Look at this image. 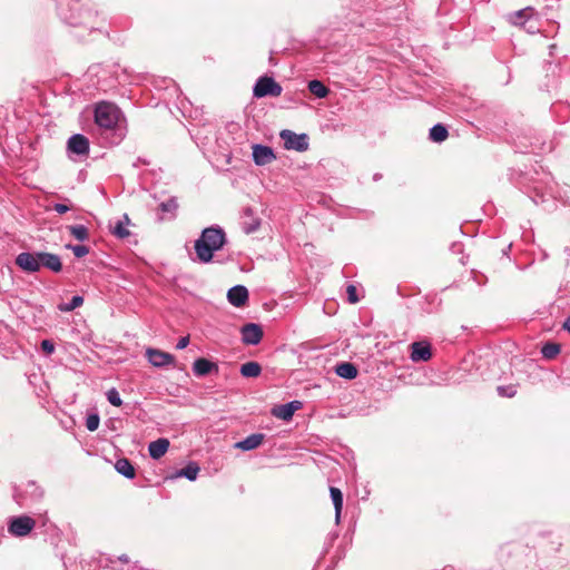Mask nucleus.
<instances>
[{
  "label": "nucleus",
  "mask_w": 570,
  "mask_h": 570,
  "mask_svg": "<svg viewBox=\"0 0 570 570\" xmlns=\"http://www.w3.org/2000/svg\"><path fill=\"white\" fill-rule=\"evenodd\" d=\"M225 233L219 227H208L195 242V252L198 259L208 263L213 259L214 252L219 250L225 244Z\"/></svg>",
  "instance_id": "1"
},
{
  "label": "nucleus",
  "mask_w": 570,
  "mask_h": 570,
  "mask_svg": "<svg viewBox=\"0 0 570 570\" xmlns=\"http://www.w3.org/2000/svg\"><path fill=\"white\" fill-rule=\"evenodd\" d=\"M120 109L112 102L101 101L95 108V122L105 129H114L119 120Z\"/></svg>",
  "instance_id": "2"
},
{
  "label": "nucleus",
  "mask_w": 570,
  "mask_h": 570,
  "mask_svg": "<svg viewBox=\"0 0 570 570\" xmlns=\"http://www.w3.org/2000/svg\"><path fill=\"white\" fill-rule=\"evenodd\" d=\"M282 87L279 83H277L272 77H261L253 90V94L257 98L272 96V97H278L282 95Z\"/></svg>",
  "instance_id": "3"
},
{
  "label": "nucleus",
  "mask_w": 570,
  "mask_h": 570,
  "mask_svg": "<svg viewBox=\"0 0 570 570\" xmlns=\"http://www.w3.org/2000/svg\"><path fill=\"white\" fill-rule=\"evenodd\" d=\"M279 136L284 140V147L286 149L305 151L308 148L307 135L305 134L297 135L292 130L284 129L281 131Z\"/></svg>",
  "instance_id": "4"
},
{
  "label": "nucleus",
  "mask_w": 570,
  "mask_h": 570,
  "mask_svg": "<svg viewBox=\"0 0 570 570\" xmlns=\"http://www.w3.org/2000/svg\"><path fill=\"white\" fill-rule=\"evenodd\" d=\"M16 265L28 273H36L40 269V252L39 253H20L16 257Z\"/></svg>",
  "instance_id": "5"
},
{
  "label": "nucleus",
  "mask_w": 570,
  "mask_h": 570,
  "mask_svg": "<svg viewBox=\"0 0 570 570\" xmlns=\"http://www.w3.org/2000/svg\"><path fill=\"white\" fill-rule=\"evenodd\" d=\"M36 525V521L27 515L14 518L9 524V532L16 537L29 534Z\"/></svg>",
  "instance_id": "6"
},
{
  "label": "nucleus",
  "mask_w": 570,
  "mask_h": 570,
  "mask_svg": "<svg viewBox=\"0 0 570 570\" xmlns=\"http://www.w3.org/2000/svg\"><path fill=\"white\" fill-rule=\"evenodd\" d=\"M242 341L246 345H256L263 338V328L261 325L255 323L245 324L242 330Z\"/></svg>",
  "instance_id": "7"
},
{
  "label": "nucleus",
  "mask_w": 570,
  "mask_h": 570,
  "mask_svg": "<svg viewBox=\"0 0 570 570\" xmlns=\"http://www.w3.org/2000/svg\"><path fill=\"white\" fill-rule=\"evenodd\" d=\"M432 357L430 343L425 341L411 344V360L413 362H426Z\"/></svg>",
  "instance_id": "8"
},
{
  "label": "nucleus",
  "mask_w": 570,
  "mask_h": 570,
  "mask_svg": "<svg viewBox=\"0 0 570 570\" xmlns=\"http://www.w3.org/2000/svg\"><path fill=\"white\" fill-rule=\"evenodd\" d=\"M146 356L148 361L156 367H161L175 363V357L171 354L156 348H147Z\"/></svg>",
  "instance_id": "9"
},
{
  "label": "nucleus",
  "mask_w": 570,
  "mask_h": 570,
  "mask_svg": "<svg viewBox=\"0 0 570 570\" xmlns=\"http://www.w3.org/2000/svg\"><path fill=\"white\" fill-rule=\"evenodd\" d=\"M276 156L271 147L263 145L253 146V159L256 165L264 166L275 160Z\"/></svg>",
  "instance_id": "10"
},
{
  "label": "nucleus",
  "mask_w": 570,
  "mask_h": 570,
  "mask_svg": "<svg viewBox=\"0 0 570 570\" xmlns=\"http://www.w3.org/2000/svg\"><path fill=\"white\" fill-rule=\"evenodd\" d=\"M227 298L236 307L244 306L248 301V291L242 285L234 286L228 291Z\"/></svg>",
  "instance_id": "11"
},
{
  "label": "nucleus",
  "mask_w": 570,
  "mask_h": 570,
  "mask_svg": "<svg viewBox=\"0 0 570 570\" xmlns=\"http://www.w3.org/2000/svg\"><path fill=\"white\" fill-rule=\"evenodd\" d=\"M68 149L77 155H86L89 151V140L83 135L76 134L69 138Z\"/></svg>",
  "instance_id": "12"
},
{
  "label": "nucleus",
  "mask_w": 570,
  "mask_h": 570,
  "mask_svg": "<svg viewBox=\"0 0 570 570\" xmlns=\"http://www.w3.org/2000/svg\"><path fill=\"white\" fill-rule=\"evenodd\" d=\"M302 403L299 401H293L287 404L278 405L272 410V414L284 421L292 419L295 411L301 409Z\"/></svg>",
  "instance_id": "13"
},
{
  "label": "nucleus",
  "mask_w": 570,
  "mask_h": 570,
  "mask_svg": "<svg viewBox=\"0 0 570 570\" xmlns=\"http://www.w3.org/2000/svg\"><path fill=\"white\" fill-rule=\"evenodd\" d=\"M40 266H45L55 273H59L62 269L60 257L46 252H40Z\"/></svg>",
  "instance_id": "14"
},
{
  "label": "nucleus",
  "mask_w": 570,
  "mask_h": 570,
  "mask_svg": "<svg viewBox=\"0 0 570 570\" xmlns=\"http://www.w3.org/2000/svg\"><path fill=\"white\" fill-rule=\"evenodd\" d=\"M193 371L197 376H205L209 374L212 371L217 372V364L208 361L207 358L200 357L197 358L193 364Z\"/></svg>",
  "instance_id": "15"
},
{
  "label": "nucleus",
  "mask_w": 570,
  "mask_h": 570,
  "mask_svg": "<svg viewBox=\"0 0 570 570\" xmlns=\"http://www.w3.org/2000/svg\"><path fill=\"white\" fill-rule=\"evenodd\" d=\"M264 441V434L255 433L248 435L243 441H239L235 444L236 449H239L242 451H250L254 449H257Z\"/></svg>",
  "instance_id": "16"
},
{
  "label": "nucleus",
  "mask_w": 570,
  "mask_h": 570,
  "mask_svg": "<svg viewBox=\"0 0 570 570\" xmlns=\"http://www.w3.org/2000/svg\"><path fill=\"white\" fill-rule=\"evenodd\" d=\"M169 448V441L167 439H158L156 441H153L149 443L148 451L149 455L158 460L161 456L165 455V453L168 451Z\"/></svg>",
  "instance_id": "17"
},
{
  "label": "nucleus",
  "mask_w": 570,
  "mask_h": 570,
  "mask_svg": "<svg viewBox=\"0 0 570 570\" xmlns=\"http://www.w3.org/2000/svg\"><path fill=\"white\" fill-rule=\"evenodd\" d=\"M335 373L344 379L353 380L357 376V368L350 362H343L336 365Z\"/></svg>",
  "instance_id": "18"
},
{
  "label": "nucleus",
  "mask_w": 570,
  "mask_h": 570,
  "mask_svg": "<svg viewBox=\"0 0 570 570\" xmlns=\"http://www.w3.org/2000/svg\"><path fill=\"white\" fill-rule=\"evenodd\" d=\"M115 469L118 473L122 474L124 476H126L128 479H132L136 475L134 465L126 458L117 460L115 463Z\"/></svg>",
  "instance_id": "19"
},
{
  "label": "nucleus",
  "mask_w": 570,
  "mask_h": 570,
  "mask_svg": "<svg viewBox=\"0 0 570 570\" xmlns=\"http://www.w3.org/2000/svg\"><path fill=\"white\" fill-rule=\"evenodd\" d=\"M262 372V366L257 362H246L240 366V374L244 377H257Z\"/></svg>",
  "instance_id": "20"
},
{
  "label": "nucleus",
  "mask_w": 570,
  "mask_h": 570,
  "mask_svg": "<svg viewBox=\"0 0 570 570\" xmlns=\"http://www.w3.org/2000/svg\"><path fill=\"white\" fill-rule=\"evenodd\" d=\"M330 493H331V498L333 500L334 508H335V518H336V521H338L340 517H341L342 508H343V494H342L341 490L335 487L330 488Z\"/></svg>",
  "instance_id": "21"
},
{
  "label": "nucleus",
  "mask_w": 570,
  "mask_h": 570,
  "mask_svg": "<svg viewBox=\"0 0 570 570\" xmlns=\"http://www.w3.org/2000/svg\"><path fill=\"white\" fill-rule=\"evenodd\" d=\"M532 14L533 9L531 7H527L511 14L509 20L515 26H522L524 20L529 19Z\"/></svg>",
  "instance_id": "22"
},
{
  "label": "nucleus",
  "mask_w": 570,
  "mask_h": 570,
  "mask_svg": "<svg viewBox=\"0 0 570 570\" xmlns=\"http://www.w3.org/2000/svg\"><path fill=\"white\" fill-rule=\"evenodd\" d=\"M308 90L317 98H324L328 95V88L320 80H311L308 82Z\"/></svg>",
  "instance_id": "23"
},
{
  "label": "nucleus",
  "mask_w": 570,
  "mask_h": 570,
  "mask_svg": "<svg viewBox=\"0 0 570 570\" xmlns=\"http://www.w3.org/2000/svg\"><path fill=\"white\" fill-rule=\"evenodd\" d=\"M448 136V129L441 124L433 126L430 130V138L435 142L444 141Z\"/></svg>",
  "instance_id": "24"
},
{
  "label": "nucleus",
  "mask_w": 570,
  "mask_h": 570,
  "mask_svg": "<svg viewBox=\"0 0 570 570\" xmlns=\"http://www.w3.org/2000/svg\"><path fill=\"white\" fill-rule=\"evenodd\" d=\"M199 472V466L196 463H189L187 466L181 469L177 475L178 476H185L190 481H194L197 478V474Z\"/></svg>",
  "instance_id": "25"
},
{
  "label": "nucleus",
  "mask_w": 570,
  "mask_h": 570,
  "mask_svg": "<svg viewBox=\"0 0 570 570\" xmlns=\"http://www.w3.org/2000/svg\"><path fill=\"white\" fill-rule=\"evenodd\" d=\"M68 229L78 240H86L89 238L88 229L83 225L69 226Z\"/></svg>",
  "instance_id": "26"
},
{
  "label": "nucleus",
  "mask_w": 570,
  "mask_h": 570,
  "mask_svg": "<svg viewBox=\"0 0 570 570\" xmlns=\"http://www.w3.org/2000/svg\"><path fill=\"white\" fill-rule=\"evenodd\" d=\"M541 353L546 358L552 360L560 353V345L556 343H547L543 345Z\"/></svg>",
  "instance_id": "27"
},
{
  "label": "nucleus",
  "mask_w": 570,
  "mask_h": 570,
  "mask_svg": "<svg viewBox=\"0 0 570 570\" xmlns=\"http://www.w3.org/2000/svg\"><path fill=\"white\" fill-rule=\"evenodd\" d=\"M178 207H179V205L175 197H171V198L167 199L166 202H163L159 205V209L163 213H170L173 216H175Z\"/></svg>",
  "instance_id": "28"
},
{
  "label": "nucleus",
  "mask_w": 570,
  "mask_h": 570,
  "mask_svg": "<svg viewBox=\"0 0 570 570\" xmlns=\"http://www.w3.org/2000/svg\"><path fill=\"white\" fill-rule=\"evenodd\" d=\"M83 304V298L81 296H73L71 302L68 304H60L58 308L61 312H70L77 307H80Z\"/></svg>",
  "instance_id": "29"
},
{
  "label": "nucleus",
  "mask_w": 570,
  "mask_h": 570,
  "mask_svg": "<svg viewBox=\"0 0 570 570\" xmlns=\"http://www.w3.org/2000/svg\"><path fill=\"white\" fill-rule=\"evenodd\" d=\"M111 233L118 238H126L130 236L129 229L124 225V222H118L112 228Z\"/></svg>",
  "instance_id": "30"
},
{
  "label": "nucleus",
  "mask_w": 570,
  "mask_h": 570,
  "mask_svg": "<svg viewBox=\"0 0 570 570\" xmlns=\"http://www.w3.org/2000/svg\"><path fill=\"white\" fill-rule=\"evenodd\" d=\"M67 248L71 249L73 255L78 258L86 256L89 253V247L85 245H67Z\"/></svg>",
  "instance_id": "31"
},
{
  "label": "nucleus",
  "mask_w": 570,
  "mask_h": 570,
  "mask_svg": "<svg viewBox=\"0 0 570 570\" xmlns=\"http://www.w3.org/2000/svg\"><path fill=\"white\" fill-rule=\"evenodd\" d=\"M99 423H100V417L98 414H90L88 415L87 420H86V428L94 432L98 429L99 426Z\"/></svg>",
  "instance_id": "32"
},
{
  "label": "nucleus",
  "mask_w": 570,
  "mask_h": 570,
  "mask_svg": "<svg viewBox=\"0 0 570 570\" xmlns=\"http://www.w3.org/2000/svg\"><path fill=\"white\" fill-rule=\"evenodd\" d=\"M107 399L110 402V404H112L114 406H120L122 404V401H121L119 393L117 392L116 389H110L107 392Z\"/></svg>",
  "instance_id": "33"
},
{
  "label": "nucleus",
  "mask_w": 570,
  "mask_h": 570,
  "mask_svg": "<svg viewBox=\"0 0 570 570\" xmlns=\"http://www.w3.org/2000/svg\"><path fill=\"white\" fill-rule=\"evenodd\" d=\"M346 293H347V298H348L350 303L355 304L358 302L357 289H356L355 285H353V284L347 285Z\"/></svg>",
  "instance_id": "34"
},
{
  "label": "nucleus",
  "mask_w": 570,
  "mask_h": 570,
  "mask_svg": "<svg viewBox=\"0 0 570 570\" xmlns=\"http://www.w3.org/2000/svg\"><path fill=\"white\" fill-rule=\"evenodd\" d=\"M498 393L500 396L513 397L517 393L514 386H498Z\"/></svg>",
  "instance_id": "35"
},
{
  "label": "nucleus",
  "mask_w": 570,
  "mask_h": 570,
  "mask_svg": "<svg viewBox=\"0 0 570 570\" xmlns=\"http://www.w3.org/2000/svg\"><path fill=\"white\" fill-rule=\"evenodd\" d=\"M41 348L46 354H51L55 351V344L49 340H43L41 342Z\"/></svg>",
  "instance_id": "36"
},
{
  "label": "nucleus",
  "mask_w": 570,
  "mask_h": 570,
  "mask_svg": "<svg viewBox=\"0 0 570 570\" xmlns=\"http://www.w3.org/2000/svg\"><path fill=\"white\" fill-rule=\"evenodd\" d=\"M189 344V336H184L181 337L178 343H177V348L178 350H183L185 347H187V345Z\"/></svg>",
  "instance_id": "37"
},
{
  "label": "nucleus",
  "mask_w": 570,
  "mask_h": 570,
  "mask_svg": "<svg viewBox=\"0 0 570 570\" xmlns=\"http://www.w3.org/2000/svg\"><path fill=\"white\" fill-rule=\"evenodd\" d=\"M53 208L59 214H65L69 210V207L65 204H56Z\"/></svg>",
  "instance_id": "38"
},
{
  "label": "nucleus",
  "mask_w": 570,
  "mask_h": 570,
  "mask_svg": "<svg viewBox=\"0 0 570 570\" xmlns=\"http://www.w3.org/2000/svg\"><path fill=\"white\" fill-rule=\"evenodd\" d=\"M121 222H124V225L126 226L131 224V220L127 214L124 215V219Z\"/></svg>",
  "instance_id": "39"
},
{
  "label": "nucleus",
  "mask_w": 570,
  "mask_h": 570,
  "mask_svg": "<svg viewBox=\"0 0 570 570\" xmlns=\"http://www.w3.org/2000/svg\"><path fill=\"white\" fill-rule=\"evenodd\" d=\"M563 328H566L568 332H570V316L566 320L563 324Z\"/></svg>",
  "instance_id": "40"
}]
</instances>
